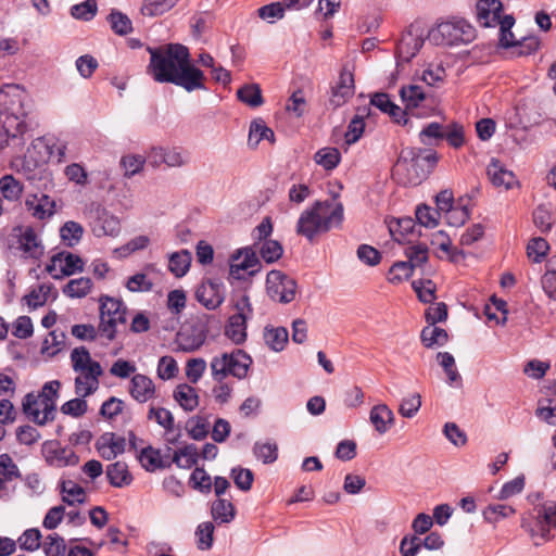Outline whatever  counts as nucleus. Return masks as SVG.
I'll list each match as a JSON object with an SVG mask.
<instances>
[{
	"mask_svg": "<svg viewBox=\"0 0 556 556\" xmlns=\"http://www.w3.org/2000/svg\"><path fill=\"white\" fill-rule=\"evenodd\" d=\"M150 63L148 73L157 83H170L188 92L205 89L204 73L190 62L187 47L168 43L157 48H148Z\"/></svg>",
	"mask_w": 556,
	"mask_h": 556,
	"instance_id": "nucleus-1",
	"label": "nucleus"
},
{
	"mask_svg": "<svg viewBox=\"0 0 556 556\" xmlns=\"http://www.w3.org/2000/svg\"><path fill=\"white\" fill-rule=\"evenodd\" d=\"M26 91L18 85H7L0 89V150L9 146L11 140H20L27 131L25 118L27 110Z\"/></svg>",
	"mask_w": 556,
	"mask_h": 556,
	"instance_id": "nucleus-2",
	"label": "nucleus"
},
{
	"mask_svg": "<svg viewBox=\"0 0 556 556\" xmlns=\"http://www.w3.org/2000/svg\"><path fill=\"white\" fill-rule=\"evenodd\" d=\"M342 220L343 205L341 203L316 201L300 215L296 233L312 242L317 235L340 226Z\"/></svg>",
	"mask_w": 556,
	"mask_h": 556,
	"instance_id": "nucleus-3",
	"label": "nucleus"
},
{
	"mask_svg": "<svg viewBox=\"0 0 556 556\" xmlns=\"http://www.w3.org/2000/svg\"><path fill=\"white\" fill-rule=\"evenodd\" d=\"M439 160V154L431 148H406L397 160L396 172L405 169L406 182L416 186L430 175Z\"/></svg>",
	"mask_w": 556,
	"mask_h": 556,
	"instance_id": "nucleus-4",
	"label": "nucleus"
},
{
	"mask_svg": "<svg viewBox=\"0 0 556 556\" xmlns=\"http://www.w3.org/2000/svg\"><path fill=\"white\" fill-rule=\"evenodd\" d=\"M60 387V381L52 380L43 386L41 393L37 397L33 394H27L23 402L25 414L31 416L33 420L40 426L52 420L54 418L55 399L58 397Z\"/></svg>",
	"mask_w": 556,
	"mask_h": 556,
	"instance_id": "nucleus-5",
	"label": "nucleus"
},
{
	"mask_svg": "<svg viewBox=\"0 0 556 556\" xmlns=\"http://www.w3.org/2000/svg\"><path fill=\"white\" fill-rule=\"evenodd\" d=\"M251 364V357L242 350L238 349L231 353H223L214 356L211 361L212 378L216 382L225 380L229 375L243 379L247 377Z\"/></svg>",
	"mask_w": 556,
	"mask_h": 556,
	"instance_id": "nucleus-6",
	"label": "nucleus"
},
{
	"mask_svg": "<svg viewBox=\"0 0 556 556\" xmlns=\"http://www.w3.org/2000/svg\"><path fill=\"white\" fill-rule=\"evenodd\" d=\"M428 37L438 46H458L471 42L476 31L465 20H453L438 24L429 31Z\"/></svg>",
	"mask_w": 556,
	"mask_h": 556,
	"instance_id": "nucleus-7",
	"label": "nucleus"
},
{
	"mask_svg": "<svg viewBox=\"0 0 556 556\" xmlns=\"http://www.w3.org/2000/svg\"><path fill=\"white\" fill-rule=\"evenodd\" d=\"M237 313L228 318L225 326V336L235 344H242L247 340V319L252 313L250 299L242 295L236 304Z\"/></svg>",
	"mask_w": 556,
	"mask_h": 556,
	"instance_id": "nucleus-8",
	"label": "nucleus"
},
{
	"mask_svg": "<svg viewBox=\"0 0 556 556\" xmlns=\"http://www.w3.org/2000/svg\"><path fill=\"white\" fill-rule=\"evenodd\" d=\"M267 294L274 301L290 303L296 295V281L280 270H270L266 279Z\"/></svg>",
	"mask_w": 556,
	"mask_h": 556,
	"instance_id": "nucleus-9",
	"label": "nucleus"
},
{
	"mask_svg": "<svg viewBox=\"0 0 556 556\" xmlns=\"http://www.w3.org/2000/svg\"><path fill=\"white\" fill-rule=\"evenodd\" d=\"M91 230L96 237L116 236L119 232V220L102 205L92 203L89 211Z\"/></svg>",
	"mask_w": 556,
	"mask_h": 556,
	"instance_id": "nucleus-10",
	"label": "nucleus"
},
{
	"mask_svg": "<svg viewBox=\"0 0 556 556\" xmlns=\"http://www.w3.org/2000/svg\"><path fill=\"white\" fill-rule=\"evenodd\" d=\"M83 260L71 252H61L51 257L50 264L47 265V271L54 279H61L71 276L76 271H83Z\"/></svg>",
	"mask_w": 556,
	"mask_h": 556,
	"instance_id": "nucleus-11",
	"label": "nucleus"
},
{
	"mask_svg": "<svg viewBox=\"0 0 556 556\" xmlns=\"http://www.w3.org/2000/svg\"><path fill=\"white\" fill-rule=\"evenodd\" d=\"M424 46V33L416 26L410 25L403 33L397 47L396 55L402 62H409Z\"/></svg>",
	"mask_w": 556,
	"mask_h": 556,
	"instance_id": "nucleus-12",
	"label": "nucleus"
},
{
	"mask_svg": "<svg viewBox=\"0 0 556 556\" xmlns=\"http://www.w3.org/2000/svg\"><path fill=\"white\" fill-rule=\"evenodd\" d=\"M355 92L354 76L351 71L343 67L339 75V80L331 88L329 104L332 109L344 105Z\"/></svg>",
	"mask_w": 556,
	"mask_h": 556,
	"instance_id": "nucleus-13",
	"label": "nucleus"
},
{
	"mask_svg": "<svg viewBox=\"0 0 556 556\" xmlns=\"http://www.w3.org/2000/svg\"><path fill=\"white\" fill-rule=\"evenodd\" d=\"M197 300L207 309H215L225 300L223 282L217 279H207L195 291Z\"/></svg>",
	"mask_w": 556,
	"mask_h": 556,
	"instance_id": "nucleus-14",
	"label": "nucleus"
},
{
	"mask_svg": "<svg viewBox=\"0 0 556 556\" xmlns=\"http://www.w3.org/2000/svg\"><path fill=\"white\" fill-rule=\"evenodd\" d=\"M206 340V330L202 325H190L182 327L176 336V343L179 351L194 352L199 350Z\"/></svg>",
	"mask_w": 556,
	"mask_h": 556,
	"instance_id": "nucleus-15",
	"label": "nucleus"
},
{
	"mask_svg": "<svg viewBox=\"0 0 556 556\" xmlns=\"http://www.w3.org/2000/svg\"><path fill=\"white\" fill-rule=\"evenodd\" d=\"M261 267V262L253 248L248 247L238 250L236 254L231 256L230 274L236 278H240L241 270L249 271V275L253 276L260 271Z\"/></svg>",
	"mask_w": 556,
	"mask_h": 556,
	"instance_id": "nucleus-16",
	"label": "nucleus"
},
{
	"mask_svg": "<svg viewBox=\"0 0 556 556\" xmlns=\"http://www.w3.org/2000/svg\"><path fill=\"white\" fill-rule=\"evenodd\" d=\"M103 374L100 363H93L89 370L79 371L75 379V392L81 397L89 396L99 388V377Z\"/></svg>",
	"mask_w": 556,
	"mask_h": 556,
	"instance_id": "nucleus-17",
	"label": "nucleus"
},
{
	"mask_svg": "<svg viewBox=\"0 0 556 556\" xmlns=\"http://www.w3.org/2000/svg\"><path fill=\"white\" fill-rule=\"evenodd\" d=\"M129 394L135 401L143 404L155 397L156 388L150 377L136 374L130 379Z\"/></svg>",
	"mask_w": 556,
	"mask_h": 556,
	"instance_id": "nucleus-18",
	"label": "nucleus"
},
{
	"mask_svg": "<svg viewBox=\"0 0 556 556\" xmlns=\"http://www.w3.org/2000/svg\"><path fill=\"white\" fill-rule=\"evenodd\" d=\"M476 9L477 20L483 27L496 26L502 20L503 4L500 0H478Z\"/></svg>",
	"mask_w": 556,
	"mask_h": 556,
	"instance_id": "nucleus-19",
	"label": "nucleus"
},
{
	"mask_svg": "<svg viewBox=\"0 0 556 556\" xmlns=\"http://www.w3.org/2000/svg\"><path fill=\"white\" fill-rule=\"evenodd\" d=\"M486 174L491 182L498 188L510 189L517 184L515 174L496 159H492L488 165Z\"/></svg>",
	"mask_w": 556,
	"mask_h": 556,
	"instance_id": "nucleus-20",
	"label": "nucleus"
},
{
	"mask_svg": "<svg viewBox=\"0 0 556 556\" xmlns=\"http://www.w3.org/2000/svg\"><path fill=\"white\" fill-rule=\"evenodd\" d=\"M26 208L38 219L50 217L55 212V202L47 194H30L25 200Z\"/></svg>",
	"mask_w": 556,
	"mask_h": 556,
	"instance_id": "nucleus-21",
	"label": "nucleus"
},
{
	"mask_svg": "<svg viewBox=\"0 0 556 556\" xmlns=\"http://www.w3.org/2000/svg\"><path fill=\"white\" fill-rule=\"evenodd\" d=\"M46 460L51 466L65 467L77 465L79 457L71 448L61 447L59 444H51L46 450Z\"/></svg>",
	"mask_w": 556,
	"mask_h": 556,
	"instance_id": "nucleus-22",
	"label": "nucleus"
},
{
	"mask_svg": "<svg viewBox=\"0 0 556 556\" xmlns=\"http://www.w3.org/2000/svg\"><path fill=\"white\" fill-rule=\"evenodd\" d=\"M400 96L403 103L405 104L406 111L415 116L422 115L419 112L415 113V110L419 109L421 103L426 100L425 92L420 86H403L400 90Z\"/></svg>",
	"mask_w": 556,
	"mask_h": 556,
	"instance_id": "nucleus-23",
	"label": "nucleus"
},
{
	"mask_svg": "<svg viewBox=\"0 0 556 556\" xmlns=\"http://www.w3.org/2000/svg\"><path fill=\"white\" fill-rule=\"evenodd\" d=\"M369 419L375 430L383 434L394 422V414L386 404H378L370 409Z\"/></svg>",
	"mask_w": 556,
	"mask_h": 556,
	"instance_id": "nucleus-24",
	"label": "nucleus"
},
{
	"mask_svg": "<svg viewBox=\"0 0 556 556\" xmlns=\"http://www.w3.org/2000/svg\"><path fill=\"white\" fill-rule=\"evenodd\" d=\"M173 397L186 412H192L199 405V394L195 388L187 383L178 384L174 390Z\"/></svg>",
	"mask_w": 556,
	"mask_h": 556,
	"instance_id": "nucleus-25",
	"label": "nucleus"
},
{
	"mask_svg": "<svg viewBox=\"0 0 556 556\" xmlns=\"http://www.w3.org/2000/svg\"><path fill=\"white\" fill-rule=\"evenodd\" d=\"M20 249L29 257L39 258L43 247L31 227H27L18 238Z\"/></svg>",
	"mask_w": 556,
	"mask_h": 556,
	"instance_id": "nucleus-26",
	"label": "nucleus"
},
{
	"mask_svg": "<svg viewBox=\"0 0 556 556\" xmlns=\"http://www.w3.org/2000/svg\"><path fill=\"white\" fill-rule=\"evenodd\" d=\"M62 501L68 506L86 503L87 494L83 486L72 480H63L60 483Z\"/></svg>",
	"mask_w": 556,
	"mask_h": 556,
	"instance_id": "nucleus-27",
	"label": "nucleus"
},
{
	"mask_svg": "<svg viewBox=\"0 0 556 556\" xmlns=\"http://www.w3.org/2000/svg\"><path fill=\"white\" fill-rule=\"evenodd\" d=\"M127 308L122 300L108 295L100 298V315L116 318L122 325L126 324Z\"/></svg>",
	"mask_w": 556,
	"mask_h": 556,
	"instance_id": "nucleus-28",
	"label": "nucleus"
},
{
	"mask_svg": "<svg viewBox=\"0 0 556 556\" xmlns=\"http://www.w3.org/2000/svg\"><path fill=\"white\" fill-rule=\"evenodd\" d=\"M106 477L111 485L123 488L129 485L132 477L128 471V467L123 462H116L106 467Z\"/></svg>",
	"mask_w": 556,
	"mask_h": 556,
	"instance_id": "nucleus-29",
	"label": "nucleus"
},
{
	"mask_svg": "<svg viewBox=\"0 0 556 556\" xmlns=\"http://www.w3.org/2000/svg\"><path fill=\"white\" fill-rule=\"evenodd\" d=\"M288 338V330L283 327H265L264 329L265 343L275 352H280L285 349Z\"/></svg>",
	"mask_w": 556,
	"mask_h": 556,
	"instance_id": "nucleus-30",
	"label": "nucleus"
},
{
	"mask_svg": "<svg viewBox=\"0 0 556 556\" xmlns=\"http://www.w3.org/2000/svg\"><path fill=\"white\" fill-rule=\"evenodd\" d=\"M263 139L274 142L275 134L265 125L263 119H255L250 125L248 144L251 148H256Z\"/></svg>",
	"mask_w": 556,
	"mask_h": 556,
	"instance_id": "nucleus-31",
	"label": "nucleus"
},
{
	"mask_svg": "<svg viewBox=\"0 0 556 556\" xmlns=\"http://www.w3.org/2000/svg\"><path fill=\"white\" fill-rule=\"evenodd\" d=\"M138 459L142 467L148 471H154L155 469L168 467L169 464H165L161 456L160 450L152 446L141 448Z\"/></svg>",
	"mask_w": 556,
	"mask_h": 556,
	"instance_id": "nucleus-32",
	"label": "nucleus"
},
{
	"mask_svg": "<svg viewBox=\"0 0 556 556\" xmlns=\"http://www.w3.org/2000/svg\"><path fill=\"white\" fill-rule=\"evenodd\" d=\"M415 223L412 218L397 219L395 225L390 226V232L399 243H412L410 237L414 236Z\"/></svg>",
	"mask_w": 556,
	"mask_h": 556,
	"instance_id": "nucleus-33",
	"label": "nucleus"
},
{
	"mask_svg": "<svg viewBox=\"0 0 556 556\" xmlns=\"http://www.w3.org/2000/svg\"><path fill=\"white\" fill-rule=\"evenodd\" d=\"M420 339L426 348L431 349L434 345H444L447 342L448 334L443 328L429 325L421 330Z\"/></svg>",
	"mask_w": 556,
	"mask_h": 556,
	"instance_id": "nucleus-34",
	"label": "nucleus"
},
{
	"mask_svg": "<svg viewBox=\"0 0 556 556\" xmlns=\"http://www.w3.org/2000/svg\"><path fill=\"white\" fill-rule=\"evenodd\" d=\"M0 192L8 201H18L23 193V185L13 176L4 175L0 178Z\"/></svg>",
	"mask_w": 556,
	"mask_h": 556,
	"instance_id": "nucleus-35",
	"label": "nucleus"
},
{
	"mask_svg": "<svg viewBox=\"0 0 556 556\" xmlns=\"http://www.w3.org/2000/svg\"><path fill=\"white\" fill-rule=\"evenodd\" d=\"M211 514L215 521L228 523L235 518V506L227 500L217 498L212 503Z\"/></svg>",
	"mask_w": 556,
	"mask_h": 556,
	"instance_id": "nucleus-36",
	"label": "nucleus"
},
{
	"mask_svg": "<svg viewBox=\"0 0 556 556\" xmlns=\"http://www.w3.org/2000/svg\"><path fill=\"white\" fill-rule=\"evenodd\" d=\"M199 453L194 444L186 445L174 452L172 462L179 468L189 469L198 463Z\"/></svg>",
	"mask_w": 556,
	"mask_h": 556,
	"instance_id": "nucleus-37",
	"label": "nucleus"
},
{
	"mask_svg": "<svg viewBox=\"0 0 556 556\" xmlns=\"http://www.w3.org/2000/svg\"><path fill=\"white\" fill-rule=\"evenodd\" d=\"M238 99L251 108H258L263 104L262 90L257 84H248L237 91Z\"/></svg>",
	"mask_w": 556,
	"mask_h": 556,
	"instance_id": "nucleus-38",
	"label": "nucleus"
},
{
	"mask_svg": "<svg viewBox=\"0 0 556 556\" xmlns=\"http://www.w3.org/2000/svg\"><path fill=\"white\" fill-rule=\"evenodd\" d=\"M92 287V281L90 278L87 277H80L77 279L70 280L64 287H63V293L68 298H84L86 296Z\"/></svg>",
	"mask_w": 556,
	"mask_h": 556,
	"instance_id": "nucleus-39",
	"label": "nucleus"
},
{
	"mask_svg": "<svg viewBox=\"0 0 556 556\" xmlns=\"http://www.w3.org/2000/svg\"><path fill=\"white\" fill-rule=\"evenodd\" d=\"M191 260V253L187 250L173 253L169 257L168 269L180 278L187 274Z\"/></svg>",
	"mask_w": 556,
	"mask_h": 556,
	"instance_id": "nucleus-40",
	"label": "nucleus"
},
{
	"mask_svg": "<svg viewBox=\"0 0 556 556\" xmlns=\"http://www.w3.org/2000/svg\"><path fill=\"white\" fill-rule=\"evenodd\" d=\"M147 418L155 420L166 432H173L175 428V419L170 410L164 407L150 406Z\"/></svg>",
	"mask_w": 556,
	"mask_h": 556,
	"instance_id": "nucleus-41",
	"label": "nucleus"
},
{
	"mask_svg": "<svg viewBox=\"0 0 556 556\" xmlns=\"http://www.w3.org/2000/svg\"><path fill=\"white\" fill-rule=\"evenodd\" d=\"M404 253L413 268L421 267L429 258V250L425 243H407Z\"/></svg>",
	"mask_w": 556,
	"mask_h": 556,
	"instance_id": "nucleus-42",
	"label": "nucleus"
},
{
	"mask_svg": "<svg viewBox=\"0 0 556 556\" xmlns=\"http://www.w3.org/2000/svg\"><path fill=\"white\" fill-rule=\"evenodd\" d=\"M443 139L444 127L437 122L428 124L419 132L420 142L428 147L438 146Z\"/></svg>",
	"mask_w": 556,
	"mask_h": 556,
	"instance_id": "nucleus-43",
	"label": "nucleus"
},
{
	"mask_svg": "<svg viewBox=\"0 0 556 556\" xmlns=\"http://www.w3.org/2000/svg\"><path fill=\"white\" fill-rule=\"evenodd\" d=\"M83 233V226L73 220L66 222L60 229L61 239L67 247L71 248L80 241Z\"/></svg>",
	"mask_w": 556,
	"mask_h": 556,
	"instance_id": "nucleus-44",
	"label": "nucleus"
},
{
	"mask_svg": "<svg viewBox=\"0 0 556 556\" xmlns=\"http://www.w3.org/2000/svg\"><path fill=\"white\" fill-rule=\"evenodd\" d=\"M314 160L325 169L331 170L340 163L341 154L337 148H323L315 153Z\"/></svg>",
	"mask_w": 556,
	"mask_h": 556,
	"instance_id": "nucleus-45",
	"label": "nucleus"
},
{
	"mask_svg": "<svg viewBox=\"0 0 556 556\" xmlns=\"http://www.w3.org/2000/svg\"><path fill=\"white\" fill-rule=\"evenodd\" d=\"M98 12L97 0H85L81 3L74 4L71 8V15L80 21H91Z\"/></svg>",
	"mask_w": 556,
	"mask_h": 556,
	"instance_id": "nucleus-46",
	"label": "nucleus"
},
{
	"mask_svg": "<svg viewBox=\"0 0 556 556\" xmlns=\"http://www.w3.org/2000/svg\"><path fill=\"white\" fill-rule=\"evenodd\" d=\"M71 361L73 369L76 372L89 370V367H91L93 363H97L91 359L90 353L85 346L75 348L71 352Z\"/></svg>",
	"mask_w": 556,
	"mask_h": 556,
	"instance_id": "nucleus-47",
	"label": "nucleus"
},
{
	"mask_svg": "<svg viewBox=\"0 0 556 556\" xmlns=\"http://www.w3.org/2000/svg\"><path fill=\"white\" fill-rule=\"evenodd\" d=\"M515 24L513 15H505L497 25H500V46L503 48H513L517 46L511 33V27Z\"/></svg>",
	"mask_w": 556,
	"mask_h": 556,
	"instance_id": "nucleus-48",
	"label": "nucleus"
},
{
	"mask_svg": "<svg viewBox=\"0 0 556 556\" xmlns=\"http://www.w3.org/2000/svg\"><path fill=\"white\" fill-rule=\"evenodd\" d=\"M178 0H144L141 8L143 15L155 16L162 15L169 11Z\"/></svg>",
	"mask_w": 556,
	"mask_h": 556,
	"instance_id": "nucleus-49",
	"label": "nucleus"
},
{
	"mask_svg": "<svg viewBox=\"0 0 556 556\" xmlns=\"http://www.w3.org/2000/svg\"><path fill=\"white\" fill-rule=\"evenodd\" d=\"M283 253L282 245L277 240H265L261 243L260 254L262 258L270 264L278 261Z\"/></svg>",
	"mask_w": 556,
	"mask_h": 556,
	"instance_id": "nucleus-50",
	"label": "nucleus"
},
{
	"mask_svg": "<svg viewBox=\"0 0 556 556\" xmlns=\"http://www.w3.org/2000/svg\"><path fill=\"white\" fill-rule=\"evenodd\" d=\"M214 525L211 521L202 522L195 530L197 545L201 551L210 549L213 545Z\"/></svg>",
	"mask_w": 556,
	"mask_h": 556,
	"instance_id": "nucleus-51",
	"label": "nucleus"
},
{
	"mask_svg": "<svg viewBox=\"0 0 556 556\" xmlns=\"http://www.w3.org/2000/svg\"><path fill=\"white\" fill-rule=\"evenodd\" d=\"M414 268L407 261L395 262L388 275V280L391 283H400L403 280L408 279L413 275Z\"/></svg>",
	"mask_w": 556,
	"mask_h": 556,
	"instance_id": "nucleus-52",
	"label": "nucleus"
},
{
	"mask_svg": "<svg viewBox=\"0 0 556 556\" xmlns=\"http://www.w3.org/2000/svg\"><path fill=\"white\" fill-rule=\"evenodd\" d=\"M254 455L264 464L274 463L278 457V447L276 443L256 442L253 447Z\"/></svg>",
	"mask_w": 556,
	"mask_h": 556,
	"instance_id": "nucleus-53",
	"label": "nucleus"
},
{
	"mask_svg": "<svg viewBox=\"0 0 556 556\" xmlns=\"http://www.w3.org/2000/svg\"><path fill=\"white\" fill-rule=\"evenodd\" d=\"M549 245L547 241L539 237L531 239V241L528 243L527 254L533 262L540 263L547 255Z\"/></svg>",
	"mask_w": 556,
	"mask_h": 556,
	"instance_id": "nucleus-54",
	"label": "nucleus"
},
{
	"mask_svg": "<svg viewBox=\"0 0 556 556\" xmlns=\"http://www.w3.org/2000/svg\"><path fill=\"white\" fill-rule=\"evenodd\" d=\"M0 477L4 481H12L14 479L22 478L18 467L7 453L0 455Z\"/></svg>",
	"mask_w": 556,
	"mask_h": 556,
	"instance_id": "nucleus-55",
	"label": "nucleus"
},
{
	"mask_svg": "<svg viewBox=\"0 0 556 556\" xmlns=\"http://www.w3.org/2000/svg\"><path fill=\"white\" fill-rule=\"evenodd\" d=\"M153 286L152 280L144 273L135 274L125 283L130 292H149L153 289Z\"/></svg>",
	"mask_w": 556,
	"mask_h": 556,
	"instance_id": "nucleus-56",
	"label": "nucleus"
},
{
	"mask_svg": "<svg viewBox=\"0 0 556 556\" xmlns=\"http://www.w3.org/2000/svg\"><path fill=\"white\" fill-rule=\"evenodd\" d=\"M412 286L421 302L431 303L435 300V286L431 280L413 281Z\"/></svg>",
	"mask_w": 556,
	"mask_h": 556,
	"instance_id": "nucleus-57",
	"label": "nucleus"
},
{
	"mask_svg": "<svg viewBox=\"0 0 556 556\" xmlns=\"http://www.w3.org/2000/svg\"><path fill=\"white\" fill-rule=\"evenodd\" d=\"M440 213L426 204L416 208V218L421 226L435 227L439 223Z\"/></svg>",
	"mask_w": 556,
	"mask_h": 556,
	"instance_id": "nucleus-58",
	"label": "nucleus"
},
{
	"mask_svg": "<svg viewBox=\"0 0 556 556\" xmlns=\"http://www.w3.org/2000/svg\"><path fill=\"white\" fill-rule=\"evenodd\" d=\"M46 556H63L66 551L64 539L58 533L49 534L43 544Z\"/></svg>",
	"mask_w": 556,
	"mask_h": 556,
	"instance_id": "nucleus-59",
	"label": "nucleus"
},
{
	"mask_svg": "<svg viewBox=\"0 0 556 556\" xmlns=\"http://www.w3.org/2000/svg\"><path fill=\"white\" fill-rule=\"evenodd\" d=\"M514 514L515 509L504 504H491L483 511V516L489 522H497L500 518H506Z\"/></svg>",
	"mask_w": 556,
	"mask_h": 556,
	"instance_id": "nucleus-60",
	"label": "nucleus"
},
{
	"mask_svg": "<svg viewBox=\"0 0 556 556\" xmlns=\"http://www.w3.org/2000/svg\"><path fill=\"white\" fill-rule=\"evenodd\" d=\"M41 533L38 529H28L20 538L18 544L21 549L34 552L40 547Z\"/></svg>",
	"mask_w": 556,
	"mask_h": 556,
	"instance_id": "nucleus-61",
	"label": "nucleus"
},
{
	"mask_svg": "<svg viewBox=\"0 0 556 556\" xmlns=\"http://www.w3.org/2000/svg\"><path fill=\"white\" fill-rule=\"evenodd\" d=\"M109 21L112 29L117 35L123 36L131 31V21L121 12L112 11L109 15Z\"/></svg>",
	"mask_w": 556,
	"mask_h": 556,
	"instance_id": "nucleus-62",
	"label": "nucleus"
},
{
	"mask_svg": "<svg viewBox=\"0 0 556 556\" xmlns=\"http://www.w3.org/2000/svg\"><path fill=\"white\" fill-rule=\"evenodd\" d=\"M421 406V396L415 393L404 397L400 404L399 413L405 418H413Z\"/></svg>",
	"mask_w": 556,
	"mask_h": 556,
	"instance_id": "nucleus-63",
	"label": "nucleus"
},
{
	"mask_svg": "<svg viewBox=\"0 0 556 556\" xmlns=\"http://www.w3.org/2000/svg\"><path fill=\"white\" fill-rule=\"evenodd\" d=\"M536 520L551 528H556V504L548 502L542 505L538 509Z\"/></svg>",
	"mask_w": 556,
	"mask_h": 556,
	"instance_id": "nucleus-64",
	"label": "nucleus"
}]
</instances>
